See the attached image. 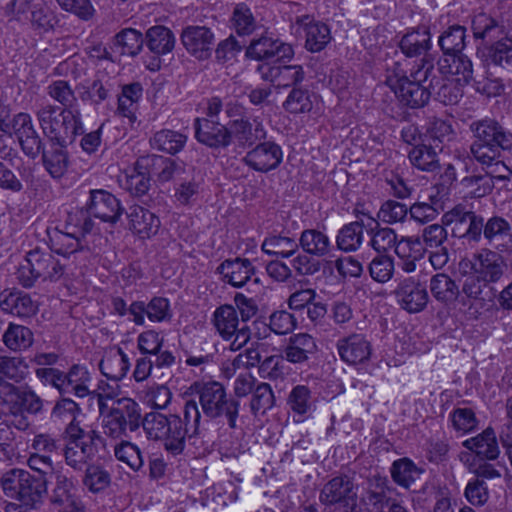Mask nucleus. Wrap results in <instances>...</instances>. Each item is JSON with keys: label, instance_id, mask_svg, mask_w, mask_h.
I'll return each mask as SVG.
<instances>
[{"label": "nucleus", "instance_id": "nucleus-28", "mask_svg": "<svg viewBox=\"0 0 512 512\" xmlns=\"http://www.w3.org/2000/svg\"><path fill=\"white\" fill-rule=\"evenodd\" d=\"M130 230L141 239L155 236L161 227L160 218L148 209L134 205L127 214Z\"/></svg>", "mask_w": 512, "mask_h": 512}, {"label": "nucleus", "instance_id": "nucleus-26", "mask_svg": "<svg viewBox=\"0 0 512 512\" xmlns=\"http://www.w3.org/2000/svg\"><path fill=\"white\" fill-rule=\"evenodd\" d=\"M295 23L303 28L305 48L312 53L324 50L332 40L329 26L323 22L315 21L309 15L297 17Z\"/></svg>", "mask_w": 512, "mask_h": 512}, {"label": "nucleus", "instance_id": "nucleus-13", "mask_svg": "<svg viewBox=\"0 0 512 512\" xmlns=\"http://www.w3.org/2000/svg\"><path fill=\"white\" fill-rule=\"evenodd\" d=\"M181 42L186 51L197 60L211 57L215 46V34L206 26L189 25L182 30Z\"/></svg>", "mask_w": 512, "mask_h": 512}, {"label": "nucleus", "instance_id": "nucleus-31", "mask_svg": "<svg viewBox=\"0 0 512 512\" xmlns=\"http://www.w3.org/2000/svg\"><path fill=\"white\" fill-rule=\"evenodd\" d=\"M440 74L456 76L458 82L468 84L473 78V65L469 57L462 52L442 55L437 61Z\"/></svg>", "mask_w": 512, "mask_h": 512}, {"label": "nucleus", "instance_id": "nucleus-29", "mask_svg": "<svg viewBox=\"0 0 512 512\" xmlns=\"http://www.w3.org/2000/svg\"><path fill=\"white\" fill-rule=\"evenodd\" d=\"M503 151L507 149L492 143L473 141L470 146V153L478 163L486 167L502 168L507 172V174L495 175L496 179L509 180L512 171L500 160Z\"/></svg>", "mask_w": 512, "mask_h": 512}, {"label": "nucleus", "instance_id": "nucleus-36", "mask_svg": "<svg viewBox=\"0 0 512 512\" xmlns=\"http://www.w3.org/2000/svg\"><path fill=\"white\" fill-rule=\"evenodd\" d=\"M137 167L148 169V174L156 176L160 182L170 181L180 170L181 166L174 160L161 155H147L137 160Z\"/></svg>", "mask_w": 512, "mask_h": 512}, {"label": "nucleus", "instance_id": "nucleus-60", "mask_svg": "<svg viewBox=\"0 0 512 512\" xmlns=\"http://www.w3.org/2000/svg\"><path fill=\"white\" fill-rule=\"evenodd\" d=\"M249 407L252 415H264L275 404V396L270 384L259 382L252 391Z\"/></svg>", "mask_w": 512, "mask_h": 512}, {"label": "nucleus", "instance_id": "nucleus-33", "mask_svg": "<svg viewBox=\"0 0 512 512\" xmlns=\"http://www.w3.org/2000/svg\"><path fill=\"white\" fill-rule=\"evenodd\" d=\"M0 308L3 312L19 318H29L38 310V306L31 296L22 291L0 293Z\"/></svg>", "mask_w": 512, "mask_h": 512}, {"label": "nucleus", "instance_id": "nucleus-54", "mask_svg": "<svg viewBox=\"0 0 512 512\" xmlns=\"http://www.w3.org/2000/svg\"><path fill=\"white\" fill-rule=\"evenodd\" d=\"M299 249L296 239L283 235L266 237L261 245V250L270 256L289 258Z\"/></svg>", "mask_w": 512, "mask_h": 512}, {"label": "nucleus", "instance_id": "nucleus-62", "mask_svg": "<svg viewBox=\"0 0 512 512\" xmlns=\"http://www.w3.org/2000/svg\"><path fill=\"white\" fill-rule=\"evenodd\" d=\"M83 485L94 494L103 492L111 484L110 473L99 464H90L85 468Z\"/></svg>", "mask_w": 512, "mask_h": 512}, {"label": "nucleus", "instance_id": "nucleus-35", "mask_svg": "<svg viewBox=\"0 0 512 512\" xmlns=\"http://www.w3.org/2000/svg\"><path fill=\"white\" fill-rule=\"evenodd\" d=\"M69 143L54 144L51 142L48 149L42 146V164L46 172L53 179H61L68 171L70 165L67 145Z\"/></svg>", "mask_w": 512, "mask_h": 512}, {"label": "nucleus", "instance_id": "nucleus-2", "mask_svg": "<svg viewBox=\"0 0 512 512\" xmlns=\"http://www.w3.org/2000/svg\"><path fill=\"white\" fill-rule=\"evenodd\" d=\"M434 71L433 59L423 57L419 63L414 65L410 70V74L395 63L392 74L386 78V84L395 93L399 103L410 109H419L424 107L430 100L432 91L439 84L433 77L428 87L423 86Z\"/></svg>", "mask_w": 512, "mask_h": 512}, {"label": "nucleus", "instance_id": "nucleus-45", "mask_svg": "<svg viewBox=\"0 0 512 512\" xmlns=\"http://www.w3.org/2000/svg\"><path fill=\"white\" fill-rule=\"evenodd\" d=\"M299 247L309 255L325 257L330 254L332 244L329 237L317 229H306L301 232Z\"/></svg>", "mask_w": 512, "mask_h": 512}, {"label": "nucleus", "instance_id": "nucleus-12", "mask_svg": "<svg viewBox=\"0 0 512 512\" xmlns=\"http://www.w3.org/2000/svg\"><path fill=\"white\" fill-rule=\"evenodd\" d=\"M230 145L235 142L238 147L246 149L265 140L267 131L263 122L255 117L241 116L229 121Z\"/></svg>", "mask_w": 512, "mask_h": 512}, {"label": "nucleus", "instance_id": "nucleus-37", "mask_svg": "<svg viewBox=\"0 0 512 512\" xmlns=\"http://www.w3.org/2000/svg\"><path fill=\"white\" fill-rule=\"evenodd\" d=\"M432 297L442 305L453 304L462 294L456 281L446 273H436L429 281Z\"/></svg>", "mask_w": 512, "mask_h": 512}, {"label": "nucleus", "instance_id": "nucleus-47", "mask_svg": "<svg viewBox=\"0 0 512 512\" xmlns=\"http://www.w3.org/2000/svg\"><path fill=\"white\" fill-rule=\"evenodd\" d=\"M494 178L496 179L495 175L488 174L465 176L458 183L459 192L462 193L465 198H482L492 192Z\"/></svg>", "mask_w": 512, "mask_h": 512}, {"label": "nucleus", "instance_id": "nucleus-17", "mask_svg": "<svg viewBox=\"0 0 512 512\" xmlns=\"http://www.w3.org/2000/svg\"><path fill=\"white\" fill-rule=\"evenodd\" d=\"M86 206L94 218L111 225H115L124 212L120 200L103 189L90 190Z\"/></svg>", "mask_w": 512, "mask_h": 512}, {"label": "nucleus", "instance_id": "nucleus-15", "mask_svg": "<svg viewBox=\"0 0 512 512\" xmlns=\"http://www.w3.org/2000/svg\"><path fill=\"white\" fill-rule=\"evenodd\" d=\"M5 391L0 397V404L6 406L11 414H37L42 410V399L27 385L9 386Z\"/></svg>", "mask_w": 512, "mask_h": 512}, {"label": "nucleus", "instance_id": "nucleus-44", "mask_svg": "<svg viewBox=\"0 0 512 512\" xmlns=\"http://www.w3.org/2000/svg\"><path fill=\"white\" fill-rule=\"evenodd\" d=\"M212 324L223 340H231L239 326L237 310L234 306L224 304L215 309L212 315Z\"/></svg>", "mask_w": 512, "mask_h": 512}, {"label": "nucleus", "instance_id": "nucleus-9", "mask_svg": "<svg viewBox=\"0 0 512 512\" xmlns=\"http://www.w3.org/2000/svg\"><path fill=\"white\" fill-rule=\"evenodd\" d=\"M5 134L14 135L23 153L32 159L40 154L44 145L42 138L34 127L31 115L26 112H19L13 116L10 129Z\"/></svg>", "mask_w": 512, "mask_h": 512}, {"label": "nucleus", "instance_id": "nucleus-24", "mask_svg": "<svg viewBox=\"0 0 512 512\" xmlns=\"http://www.w3.org/2000/svg\"><path fill=\"white\" fill-rule=\"evenodd\" d=\"M395 492L396 489L390 485L387 476L375 473L367 478L365 499L375 512L385 510L391 503L396 502L397 499L392 497V494Z\"/></svg>", "mask_w": 512, "mask_h": 512}, {"label": "nucleus", "instance_id": "nucleus-22", "mask_svg": "<svg viewBox=\"0 0 512 512\" xmlns=\"http://www.w3.org/2000/svg\"><path fill=\"white\" fill-rule=\"evenodd\" d=\"M470 130L473 133L474 141L496 144L509 152L512 151V133L496 120L485 118L473 121L470 124Z\"/></svg>", "mask_w": 512, "mask_h": 512}, {"label": "nucleus", "instance_id": "nucleus-34", "mask_svg": "<svg viewBox=\"0 0 512 512\" xmlns=\"http://www.w3.org/2000/svg\"><path fill=\"white\" fill-rule=\"evenodd\" d=\"M29 365L21 356H0V397L9 386H16L28 374Z\"/></svg>", "mask_w": 512, "mask_h": 512}, {"label": "nucleus", "instance_id": "nucleus-6", "mask_svg": "<svg viewBox=\"0 0 512 512\" xmlns=\"http://www.w3.org/2000/svg\"><path fill=\"white\" fill-rule=\"evenodd\" d=\"M65 274L63 265L51 252L35 248L26 253L16 271V279L24 288H31L37 281L57 282Z\"/></svg>", "mask_w": 512, "mask_h": 512}, {"label": "nucleus", "instance_id": "nucleus-5", "mask_svg": "<svg viewBox=\"0 0 512 512\" xmlns=\"http://www.w3.org/2000/svg\"><path fill=\"white\" fill-rule=\"evenodd\" d=\"M143 429L149 440L161 441L164 449L170 454L176 456L184 451L188 433L179 415L146 413Z\"/></svg>", "mask_w": 512, "mask_h": 512}, {"label": "nucleus", "instance_id": "nucleus-39", "mask_svg": "<svg viewBox=\"0 0 512 512\" xmlns=\"http://www.w3.org/2000/svg\"><path fill=\"white\" fill-rule=\"evenodd\" d=\"M98 444L81 443H65L62 446L61 454L64 457L67 466L74 471H83L88 466L98 449Z\"/></svg>", "mask_w": 512, "mask_h": 512}, {"label": "nucleus", "instance_id": "nucleus-18", "mask_svg": "<svg viewBox=\"0 0 512 512\" xmlns=\"http://www.w3.org/2000/svg\"><path fill=\"white\" fill-rule=\"evenodd\" d=\"M193 128L195 139L210 149H226L230 146L229 123L224 125L219 120L196 118Z\"/></svg>", "mask_w": 512, "mask_h": 512}, {"label": "nucleus", "instance_id": "nucleus-40", "mask_svg": "<svg viewBox=\"0 0 512 512\" xmlns=\"http://www.w3.org/2000/svg\"><path fill=\"white\" fill-rule=\"evenodd\" d=\"M101 373L109 380L120 381L130 369V361L125 352L120 348L111 349L99 363Z\"/></svg>", "mask_w": 512, "mask_h": 512}, {"label": "nucleus", "instance_id": "nucleus-14", "mask_svg": "<svg viewBox=\"0 0 512 512\" xmlns=\"http://www.w3.org/2000/svg\"><path fill=\"white\" fill-rule=\"evenodd\" d=\"M287 62L274 61L273 63H261L256 72L263 81L276 87H290L301 83L305 73L301 65H287Z\"/></svg>", "mask_w": 512, "mask_h": 512}, {"label": "nucleus", "instance_id": "nucleus-20", "mask_svg": "<svg viewBox=\"0 0 512 512\" xmlns=\"http://www.w3.org/2000/svg\"><path fill=\"white\" fill-rule=\"evenodd\" d=\"M176 38L173 31L163 25H155L147 29L145 33V45L156 58L152 60L147 68L151 71L160 69L159 57L172 53L175 48Z\"/></svg>", "mask_w": 512, "mask_h": 512}, {"label": "nucleus", "instance_id": "nucleus-64", "mask_svg": "<svg viewBox=\"0 0 512 512\" xmlns=\"http://www.w3.org/2000/svg\"><path fill=\"white\" fill-rule=\"evenodd\" d=\"M47 95L61 108L77 109V98L71 84L66 80H54L46 87Z\"/></svg>", "mask_w": 512, "mask_h": 512}, {"label": "nucleus", "instance_id": "nucleus-11", "mask_svg": "<svg viewBox=\"0 0 512 512\" xmlns=\"http://www.w3.org/2000/svg\"><path fill=\"white\" fill-rule=\"evenodd\" d=\"M243 157V163L252 170L268 173L277 169L283 161L282 147L274 141L256 143Z\"/></svg>", "mask_w": 512, "mask_h": 512}, {"label": "nucleus", "instance_id": "nucleus-56", "mask_svg": "<svg viewBox=\"0 0 512 512\" xmlns=\"http://www.w3.org/2000/svg\"><path fill=\"white\" fill-rule=\"evenodd\" d=\"M92 217L86 205L81 208H74L67 214L65 229L72 231L83 239L87 234L92 233L95 228V222Z\"/></svg>", "mask_w": 512, "mask_h": 512}, {"label": "nucleus", "instance_id": "nucleus-53", "mask_svg": "<svg viewBox=\"0 0 512 512\" xmlns=\"http://www.w3.org/2000/svg\"><path fill=\"white\" fill-rule=\"evenodd\" d=\"M68 394H74L78 398H84L90 394L89 383L91 374L87 367L74 364L65 372Z\"/></svg>", "mask_w": 512, "mask_h": 512}, {"label": "nucleus", "instance_id": "nucleus-51", "mask_svg": "<svg viewBox=\"0 0 512 512\" xmlns=\"http://www.w3.org/2000/svg\"><path fill=\"white\" fill-rule=\"evenodd\" d=\"M149 175L148 169L138 168L136 161L130 172H127L120 180V184L131 196L142 198L147 195L151 187Z\"/></svg>", "mask_w": 512, "mask_h": 512}, {"label": "nucleus", "instance_id": "nucleus-42", "mask_svg": "<svg viewBox=\"0 0 512 512\" xmlns=\"http://www.w3.org/2000/svg\"><path fill=\"white\" fill-rule=\"evenodd\" d=\"M51 251L62 256H69L84 248L83 239L72 231L53 228L47 230Z\"/></svg>", "mask_w": 512, "mask_h": 512}, {"label": "nucleus", "instance_id": "nucleus-59", "mask_svg": "<svg viewBox=\"0 0 512 512\" xmlns=\"http://www.w3.org/2000/svg\"><path fill=\"white\" fill-rule=\"evenodd\" d=\"M114 40L122 55L135 57L142 51L145 35L134 28H124L115 35Z\"/></svg>", "mask_w": 512, "mask_h": 512}, {"label": "nucleus", "instance_id": "nucleus-41", "mask_svg": "<svg viewBox=\"0 0 512 512\" xmlns=\"http://www.w3.org/2000/svg\"><path fill=\"white\" fill-rule=\"evenodd\" d=\"M110 409L128 431L135 432L140 426L143 427L145 416L142 417L141 408L135 400L126 397L120 398Z\"/></svg>", "mask_w": 512, "mask_h": 512}, {"label": "nucleus", "instance_id": "nucleus-48", "mask_svg": "<svg viewBox=\"0 0 512 512\" xmlns=\"http://www.w3.org/2000/svg\"><path fill=\"white\" fill-rule=\"evenodd\" d=\"M423 472L422 468L407 457L393 461L390 467L393 482L404 489H409Z\"/></svg>", "mask_w": 512, "mask_h": 512}, {"label": "nucleus", "instance_id": "nucleus-63", "mask_svg": "<svg viewBox=\"0 0 512 512\" xmlns=\"http://www.w3.org/2000/svg\"><path fill=\"white\" fill-rule=\"evenodd\" d=\"M28 478L24 481V491L21 503L24 506L34 507L41 503L48 493V481L45 478H37L28 472Z\"/></svg>", "mask_w": 512, "mask_h": 512}, {"label": "nucleus", "instance_id": "nucleus-58", "mask_svg": "<svg viewBox=\"0 0 512 512\" xmlns=\"http://www.w3.org/2000/svg\"><path fill=\"white\" fill-rule=\"evenodd\" d=\"M316 96L308 89L294 87L283 102L285 111L291 114L309 113L314 106Z\"/></svg>", "mask_w": 512, "mask_h": 512}, {"label": "nucleus", "instance_id": "nucleus-27", "mask_svg": "<svg viewBox=\"0 0 512 512\" xmlns=\"http://www.w3.org/2000/svg\"><path fill=\"white\" fill-rule=\"evenodd\" d=\"M222 280L233 287L241 288L255 274V267L247 258L236 257L224 260L216 269Z\"/></svg>", "mask_w": 512, "mask_h": 512}, {"label": "nucleus", "instance_id": "nucleus-3", "mask_svg": "<svg viewBox=\"0 0 512 512\" xmlns=\"http://www.w3.org/2000/svg\"><path fill=\"white\" fill-rule=\"evenodd\" d=\"M34 115L43 135L54 144L72 143L78 135L84 133L79 109L42 103L37 106Z\"/></svg>", "mask_w": 512, "mask_h": 512}, {"label": "nucleus", "instance_id": "nucleus-46", "mask_svg": "<svg viewBox=\"0 0 512 512\" xmlns=\"http://www.w3.org/2000/svg\"><path fill=\"white\" fill-rule=\"evenodd\" d=\"M187 139V135L179 131L161 129L150 138V145L155 150L175 155L183 150Z\"/></svg>", "mask_w": 512, "mask_h": 512}, {"label": "nucleus", "instance_id": "nucleus-16", "mask_svg": "<svg viewBox=\"0 0 512 512\" xmlns=\"http://www.w3.org/2000/svg\"><path fill=\"white\" fill-rule=\"evenodd\" d=\"M319 499L325 506H336L342 510L357 500V489L349 476H335L323 486Z\"/></svg>", "mask_w": 512, "mask_h": 512}, {"label": "nucleus", "instance_id": "nucleus-57", "mask_svg": "<svg viewBox=\"0 0 512 512\" xmlns=\"http://www.w3.org/2000/svg\"><path fill=\"white\" fill-rule=\"evenodd\" d=\"M466 28L454 24L444 30L438 38V45L443 55L460 53L466 46Z\"/></svg>", "mask_w": 512, "mask_h": 512}, {"label": "nucleus", "instance_id": "nucleus-49", "mask_svg": "<svg viewBox=\"0 0 512 512\" xmlns=\"http://www.w3.org/2000/svg\"><path fill=\"white\" fill-rule=\"evenodd\" d=\"M3 344L13 352H21L34 343V334L29 327L10 322L2 335Z\"/></svg>", "mask_w": 512, "mask_h": 512}, {"label": "nucleus", "instance_id": "nucleus-55", "mask_svg": "<svg viewBox=\"0 0 512 512\" xmlns=\"http://www.w3.org/2000/svg\"><path fill=\"white\" fill-rule=\"evenodd\" d=\"M408 158L412 166L421 171L436 172L440 168L438 153L431 145L413 147L408 152Z\"/></svg>", "mask_w": 512, "mask_h": 512}, {"label": "nucleus", "instance_id": "nucleus-23", "mask_svg": "<svg viewBox=\"0 0 512 512\" xmlns=\"http://www.w3.org/2000/svg\"><path fill=\"white\" fill-rule=\"evenodd\" d=\"M484 238L489 245L500 253H512V246H508L505 241H512V227L510 222L502 216L493 215L486 222L482 221L481 238Z\"/></svg>", "mask_w": 512, "mask_h": 512}, {"label": "nucleus", "instance_id": "nucleus-43", "mask_svg": "<svg viewBox=\"0 0 512 512\" xmlns=\"http://www.w3.org/2000/svg\"><path fill=\"white\" fill-rule=\"evenodd\" d=\"M463 445L478 457L486 460H495L500 454L496 434L491 428H487L479 435L465 440Z\"/></svg>", "mask_w": 512, "mask_h": 512}, {"label": "nucleus", "instance_id": "nucleus-4", "mask_svg": "<svg viewBox=\"0 0 512 512\" xmlns=\"http://www.w3.org/2000/svg\"><path fill=\"white\" fill-rule=\"evenodd\" d=\"M192 387L205 417L210 420H226L230 429L237 428L241 404L238 399L227 393L222 383L195 382Z\"/></svg>", "mask_w": 512, "mask_h": 512}, {"label": "nucleus", "instance_id": "nucleus-10", "mask_svg": "<svg viewBox=\"0 0 512 512\" xmlns=\"http://www.w3.org/2000/svg\"><path fill=\"white\" fill-rule=\"evenodd\" d=\"M54 487L51 491L52 505L63 508L65 512H85L84 505L76 495V486L72 477H69L62 466H58L53 475Z\"/></svg>", "mask_w": 512, "mask_h": 512}, {"label": "nucleus", "instance_id": "nucleus-50", "mask_svg": "<svg viewBox=\"0 0 512 512\" xmlns=\"http://www.w3.org/2000/svg\"><path fill=\"white\" fill-rule=\"evenodd\" d=\"M364 238V225L360 221L345 224L337 233L336 245L343 252L350 253L358 250Z\"/></svg>", "mask_w": 512, "mask_h": 512}, {"label": "nucleus", "instance_id": "nucleus-8", "mask_svg": "<svg viewBox=\"0 0 512 512\" xmlns=\"http://www.w3.org/2000/svg\"><path fill=\"white\" fill-rule=\"evenodd\" d=\"M294 54L292 45L268 35L252 39L245 49V56L248 59L262 63L289 62Z\"/></svg>", "mask_w": 512, "mask_h": 512}, {"label": "nucleus", "instance_id": "nucleus-30", "mask_svg": "<svg viewBox=\"0 0 512 512\" xmlns=\"http://www.w3.org/2000/svg\"><path fill=\"white\" fill-rule=\"evenodd\" d=\"M482 55L488 65L512 71V33H505L486 44Z\"/></svg>", "mask_w": 512, "mask_h": 512}, {"label": "nucleus", "instance_id": "nucleus-25", "mask_svg": "<svg viewBox=\"0 0 512 512\" xmlns=\"http://www.w3.org/2000/svg\"><path fill=\"white\" fill-rule=\"evenodd\" d=\"M400 306L410 313L422 311L428 303V292L414 278L401 280L395 290Z\"/></svg>", "mask_w": 512, "mask_h": 512}, {"label": "nucleus", "instance_id": "nucleus-38", "mask_svg": "<svg viewBox=\"0 0 512 512\" xmlns=\"http://www.w3.org/2000/svg\"><path fill=\"white\" fill-rule=\"evenodd\" d=\"M287 404L293 412L294 421L304 422L315 411L311 390L305 385H296L289 393Z\"/></svg>", "mask_w": 512, "mask_h": 512}, {"label": "nucleus", "instance_id": "nucleus-61", "mask_svg": "<svg viewBox=\"0 0 512 512\" xmlns=\"http://www.w3.org/2000/svg\"><path fill=\"white\" fill-rule=\"evenodd\" d=\"M28 478V471L23 469H11L3 474L0 483L4 494L21 502L24 491V481Z\"/></svg>", "mask_w": 512, "mask_h": 512}, {"label": "nucleus", "instance_id": "nucleus-21", "mask_svg": "<svg viewBox=\"0 0 512 512\" xmlns=\"http://www.w3.org/2000/svg\"><path fill=\"white\" fill-rule=\"evenodd\" d=\"M318 352L315 338L305 332L292 334L283 346V358L291 364L308 363Z\"/></svg>", "mask_w": 512, "mask_h": 512}, {"label": "nucleus", "instance_id": "nucleus-1", "mask_svg": "<svg viewBox=\"0 0 512 512\" xmlns=\"http://www.w3.org/2000/svg\"><path fill=\"white\" fill-rule=\"evenodd\" d=\"M462 295L470 301L485 300L488 293L495 295V285L501 282L507 272V263L498 252L483 249L470 259L459 262Z\"/></svg>", "mask_w": 512, "mask_h": 512}, {"label": "nucleus", "instance_id": "nucleus-32", "mask_svg": "<svg viewBox=\"0 0 512 512\" xmlns=\"http://www.w3.org/2000/svg\"><path fill=\"white\" fill-rule=\"evenodd\" d=\"M431 33L427 26H418L407 30L399 42L401 52L409 57L425 55L431 49ZM429 58V56H428ZM430 59H432L430 57Z\"/></svg>", "mask_w": 512, "mask_h": 512}, {"label": "nucleus", "instance_id": "nucleus-52", "mask_svg": "<svg viewBox=\"0 0 512 512\" xmlns=\"http://www.w3.org/2000/svg\"><path fill=\"white\" fill-rule=\"evenodd\" d=\"M472 30L475 39L486 41L487 44L505 34L504 27L486 13H479L474 16Z\"/></svg>", "mask_w": 512, "mask_h": 512}, {"label": "nucleus", "instance_id": "nucleus-7", "mask_svg": "<svg viewBox=\"0 0 512 512\" xmlns=\"http://www.w3.org/2000/svg\"><path fill=\"white\" fill-rule=\"evenodd\" d=\"M482 221L481 215L461 204L453 207L442 217V223L451 226L454 237L475 243L481 240Z\"/></svg>", "mask_w": 512, "mask_h": 512}, {"label": "nucleus", "instance_id": "nucleus-19", "mask_svg": "<svg viewBox=\"0 0 512 512\" xmlns=\"http://www.w3.org/2000/svg\"><path fill=\"white\" fill-rule=\"evenodd\" d=\"M336 349L340 359L348 365L363 364L370 359L372 353L370 341L361 333L339 338Z\"/></svg>", "mask_w": 512, "mask_h": 512}]
</instances>
